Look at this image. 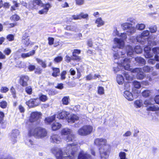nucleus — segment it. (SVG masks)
Returning <instances> with one entry per match:
<instances>
[{
	"instance_id": "obj_26",
	"label": "nucleus",
	"mask_w": 159,
	"mask_h": 159,
	"mask_svg": "<svg viewBox=\"0 0 159 159\" xmlns=\"http://www.w3.org/2000/svg\"><path fill=\"white\" fill-rule=\"evenodd\" d=\"M132 24L130 23L125 22L121 24V27L124 30H128Z\"/></svg>"
},
{
	"instance_id": "obj_50",
	"label": "nucleus",
	"mask_w": 159,
	"mask_h": 159,
	"mask_svg": "<svg viewBox=\"0 0 159 159\" xmlns=\"http://www.w3.org/2000/svg\"><path fill=\"white\" fill-rule=\"evenodd\" d=\"M134 86L137 89H139L141 87V84L139 82L137 81H134L133 82Z\"/></svg>"
},
{
	"instance_id": "obj_10",
	"label": "nucleus",
	"mask_w": 159,
	"mask_h": 159,
	"mask_svg": "<svg viewBox=\"0 0 159 159\" xmlns=\"http://www.w3.org/2000/svg\"><path fill=\"white\" fill-rule=\"evenodd\" d=\"M29 80V77L27 75H22L20 76L19 83L23 87H26L28 85L27 82Z\"/></svg>"
},
{
	"instance_id": "obj_46",
	"label": "nucleus",
	"mask_w": 159,
	"mask_h": 159,
	"mask_svg": "<svg viewBox=\"0 0 159 159\" xmlns=\"http://www.w3.org/2000/svg\"><path fill=\"white\" fill-rule=\"evenodd\" d=\"M63 60V57L61 56H58L56 57L54 59L53 61L57 63L61 62Z\"/></svg>"
},
{
	"instance_id": "obj_28",
	"label": "nucleus",
	"mask_w": 159,
	"mask_h": 159,
	"mask_svg": "<svg viewBox=\"0 0 159 159\" xmlns=\"http://www.w3.org/2000/svg\"><path fill=\"white\" fill-rule=\"evenodd\" d=\"M71 133V130L67 128L63 129L61 131L62 135H68Z\"/></svg>"
},
{
	"instance_id": "obj_7",
	"label": "nucleus",
	"mask_w": 159,
	"mask_h": 159,
	"mask_svg": "<svg viewBox=\"0 0 159 159\" xmlns=\"http://www.w3.org/2000/svg\"><path fill=\"white\" fill-rule=\"evenodd\" d=\"M93 130L92 126L90 125H85L78 130V133L80 135L85 136L91 133Z\"/></svg>"
},
{
	"instance_id": "obj_14",
	"label": "nucleus",
	"mask_w": 159,
	"mask_h": 159,
	"mask_svg": "<svg viewBox=\"0 0 159 159\" xmlns=\"http://www.w3.org/2000/svg\"><path fill=\"white\" fill-rule=\"evenodd\" d=\"M69 114L68 112L65 111H62L61 112H59L55 115L57 118L59 119H64Z\"/></svg>"
},
{
	"instance_id": "obj_20",
	"label": "nucleus",
	"mask_w": 159,
	"mask_h": 159,
	"mask_svg": "<svg viewBox=\"0 0 159 159\" xmlns=\"http://www.w3.org/2000/svg\"><path fill=\"white\" fill-rule=\"evenodd\" d=\"M126 50L127 55L131 57L134 52L133 48L130 46H127L126 47Z\"/></svg>"
},
{
	"instance_id": "obj_59",
	"label": "nucleus",
	"mask_w": 159,
	"mask_h": 159,
	"mask_svg": "<svg viewBox=\"0 0 159 159\" xmlns=\"http://www.w3.org/2000/svg\"><path fill=\"white\" fill-rule=\"evenodd\" d=\"M13 3L14 4V5L11 6V11L16 10V8L18 6V4L16 2L13 1Z\"/></svg>"
},
{
	"instance_id": "obj_4",
	"label": "nucleus",
	"mask_w": 159,
	"mask_h": 159,
	"mask_svg": "<svg viewBox=\"0 0 159 159\" xmlns=\"http://www.w3.org/2000/svg\"><path fill=\"white\" fill-rule=\"evenodd\" d=\"M30 136L38 139H43L48 135L47 130L44 128L38 127L30 130L29 133Z\"/></svg>"
},
{
	"instance_id": "obj_57",
	"label": "nucleus",
	"mask_w": 159,
	"mask_h": 159,
	"mask_svg": "<svg viewBox=\"0 0 159 159\" xmlns=\"http://www.w3.org/2000/svg\"><path fill=\"white\" fill-rule=\"evenodd\" d=\"M76 4L78 5H83L84 3V0H75Z\"/></svg>"
},
{
	"instance_id": "obj_3",
	"label": "nucleus",
	"mask_w": 159,
	"mask_h": 159,
	"mask_svg": "<svg viewBox=\"0 0 159 159\" xmlns=\"http://www.w3.org/2000/svg\"><path fill=\"white\" fill-rule=\"evenodd\" d=\"M94 143L97 145L101 146L99 148L101 159H107L108 157L110 146L107 144L106 140L97 138L95 140Z\"/></svg>"
},
{
	"instance_id": "obj_23",
	"label": "nucleus",
	"mask_w": 159,
	"mask_h": 159,
	"mask_svg": "<svg viewBox=\"0 0 159 159\" xmlns=\"http://www.w3.org/2000/svg\"><path fill=\"white\" fill-rule=\"evenodd\" d=\"M124 75L127 80L130 81L132 80V76L131 72H125Z\"/></svg>"
},
{
	"instance_id": "obj_39",
	"label": "nucleus",
	"mask_w": 159,
	"mask_h": 159,
	"mask_svg": "<svg viewBox=\"0 0 159 159\" xmlns=\"http://www.w3.org/2000/svg\"><path fill=\"white\" fill-rule=\"evenodd\" d=\"M135 107L137 108H139L142 107L143 105V103L141 100H137L134 102Z\"/></svg>"
},
{
	"instance_id": "obj_22",
	"label": "nucleus",
	"mask_w": 159,
	"mask_h": 159,
	"mask_svg": "<svg viewBox=\"0 0 159 159\" xmlns=\"http://www.w3.org/2000/svg\"><path fill=\"white\" fill-rule=\"evenodd\" d=\"M35 53V50H32V51L30 52L27 53H22L21 55V57L23 58H25L26 57H29L34 55Z\"/></svg>"
},
{
	"instance_id": "obj_45",
	"label": "nucleus",
	"mask_w": 159,
	"mask_h": 159,
	"mask_svg": "<svg viewBox=\"0 0 159 159\" xmlns=\"http://www.w3.org/2000/svg\"><path fill=\"white\" fill-rule=\"evenodd\" d=\"M119 159H127L126 157V153L123 152H120L119 154Z\"/></svg>"
},
{
	"instance_id": "obj_2",
	"label": "nucleus",
	"mask_w": 159,
	"mask_h": 159,
	"mask_svg": "<svg viewBox=\"0 0 159 159\" xmlns=\"http://www.w3.org/2000/svg\"><path fill=\"white\" fill-rule=\"evenodd\" d=\"M120 53L121 55V57H120L118 53H116L114 54V57L115 60L116 59H119L117 62L115 61V63L116 62V63L115 64V66L113 67V70L115 73H116L119 70L120 68L118 67V66L120 67V66L123 67L126 70H128L130 69L129 64L130 62V58H124L122 56L124 55L125 54L124 52H121Z\"/></svg>"
},
{
	"instance_id": "obj_12",
	"label": "nucleus",
	"mask_w": 159,
	"mask_h": 159,
	"mask_svg": "<svg viewBox=\"0 0 159 159\" xmlns=\"http://www.w3.org/2000/svg\"><path fill=\"white\" fill-rule=\"evenodd\" d=\"M50 139L51 142L58 144L61 141L60 136L57 134H53L51 136Z\"/></svg>"
},
{
	"instance_id": "obj_15",
	"label": "nucleus",
	"mask_w": 159,
	"mask_h": 159,
	"mask_svg": "<svg viewBox=\"0 0 159 159\" xmlns=\"http://www.w3.org/2000/svg\"><path fill=\"white\" fill-rule=\"evenodd\" d=\"M90 156L84 151H82L79 153L78 159H89Z\"/></svg>"
},
{
	"instance_id": "obj_31",
	"label": "nucleus",
	"mask_w": 159,
	"mask_h": 159,
	"mask_svg": "<svg viewBox=\"0 0 159 159\" xmlns=\"http://www.w3.org/2000/svg\"><path fill=\"white\" fill-rule=\"evenodd\" d=\"M116 81L119 84H122L124 81V79L122 75H117L116 77Z\"/></svg>"
},
{
	"instance_id": "obj_6",
	"label": "nucleus",
	"mask_w": 159,
	"mask_h": 159,
	"mask_svg": "<svg viewBox=\"0 0 159 159\" xmlns=\"http://www.w3.org/2000/svg\"><path fill=\"white\" fill-rule=\"evenodd\" d=\"M33 5L34 6L37 5L43 7V9L39 11V13L41 14L47 13L49 9L51 7V6L49 3L44 4L41 0H34Z\"/></svg>"
},
{
	"instance_id": "obj_8",
	"label": "nucleus",
	"mask_w": 159,
	"mask_h": 159,
	"mask_svg": "<svg viewBox=\"0 0 159 159\" xmlns=\"http://www.w3.org/2000/svg\"><path fill=\"white\" fill-rule=\"evenodd\" d=\"M26 104L30 107H33L39 105L40 103L38 98L31 99L25 102Z\"/></svg>"
},
{
	"instance_id": "obj_38",
	"label": "nucleus",
	"mask_w": 159,
	"mask_h": 159,
	"mask_svg": "<svg viewBox=\"0 0 159 159\" xmlns=\"http://www.w3.org/2000/svg\"><path fill=\"white\" fill-rule=\"evenodd\" d=\"M25 143L30 147H33L34 145V142L30 139H26L25 141Z\"/></svg>"
},
{
	"instance_id": "obj_48",
	"label": "nucleus",
	"mask_w": 159,
	"mask_h": 159,
	"mask_svg": "<svg viewBox=\"0 0 159 159\" xmlns=\"http://www.w3.org/2000/svg\"><path fill=\"white\" fill-rule=\"evenodd\" d=\"M80 19H88L89 17V15L87 14H84L83 12H81L80 14Z\"/></svg>"
},
{
	"instance_id": "obj_63",
	"label": "nucleus",
	"mask_w": 159,
	"mask_h": 159,
	"mask_svg": "<svg viewBox=\"0 0 159 159\" xmlns=\"http://www.w3.org/2000/svg\"><path fill=\"white\" fill-rule=\"evenodd\" d=\"M7 38L9 41H11L14 40V36L12 34H9L7 36Z\"/></svg>"
},
{
	"instance_id": "obj_64",
	"label": "nucleus",
	"mask_w": 159,
	"mask_h": 159,
	"mask_svg": "<svg viewBox=\"0 0 159 159\" xmlns=\"http://www.w3.org/2000/svg\"><path fill=\"white\" fill-rule=\"evenodd\" d=\"M73 19L75 20H80V14L76 15H73L72 16Z\"/></svg>"
},
{
	"instance_id": "obj_32",
	"label": "nucleus",
	"mask_w": 159,
	"mask_h": 159,
	"mask_svg": "<svg viewBox=\"0 0 159 159\" xmlns=\"http://www.w3.org/2000/svg\"><path fill=\"white\" fill-rule=\"evenodd\" d=\"M135 60L136 61L139 63L144 65L145 64L146 61L145 59L140 57H137L135 58Z\"/></svg>"
},
{
	"instance_id": "obj_60",
	"label": "nucleus",
	"mask_w": 159,
	"mask_h": 159,
	"mask_svg": "<svg viewBox=\"0 0 159 159\" xmlns=\"http://www.w3.org/2000/svg\"><path fill=\"white\" fill-rule=\"evenodd\" d=\"M66 71H63L61 74V79L62 80H64L66 78Z\"/></svg>"
},
{
	"instance_id": "obj_5",
	"label": "nucleus",
	"mask_w": 159,
	"mask_h": 159,
	"mask_svg": "<svg viewBox=\"0 0 159 159\" xmlns=\"http://www.w3.org/2000/svg\"><path fill=\"white\" fill-rule=\"evenodd\" d=\"M119 36L122 39L116 38L114 39V42L116 45L113 46L112 49L114 52L117 51L119 48H123L124 45V42L123 40L126 39L127 38L126 34L125 33L120 34Z\"/></svg>"
},
{
	"instance_id": "obj_42",
	"label": "nucleus",
	"mask_w": 159,
	"mask_h": 159,
	"mask_svg": "<svg viewBox=\"0 0 159 159\" xmlns=\"http://www.w3.org/2000/svg\"><path fill=\"white\" fill-rule=\"evenodd\" d=\"M143 70L145 72H149L151 70H153V67H150L148 66H146L143 67Z\"/></svg>"
},
{
	"instance_id": "obj_53",
	"label": "nucleus",
	"mask_w": 159,
	"mask_h": 159,
	"mask_svg": "<svg viewBox=\"0 0 159 159\" xmlns=\"http://www.w3.org/2000/svg\"><path fill=\"white\" fill-rule=\"evenodd\" d=\"M69 97H65L63 98L62 99L63 104L65 105H67L68 104Z\"/></svg>"
},
{
	"instance_id": "obj_36",
	"label": "nucleus",
	"mask_w": 159,
	"mask_h": 159,
	"mask_svg": "<svg viewBox=\"0 0 159 159\" xmlns=\"http://www.w3.org/2000/svg\"><path fill=\"white\" fill-rule=\"evenodd\" d=\"M136 29L134 26H132V25H131L129 29L127 30V33H129L130 34H132L136 32Z\"/></svg>"
},
{
	"instance_id": "obj_41",
	"label": "nucleus",
	"mask_w": 159,
	"mask_h": 159,
	"mask_svg": "<svg viewBox=\"0 0 159 159\" xmlns=\"http://www.w3.org/2000/svg\"><path fill=\"white\" fill-rule=\"evenodd\" d=\"M157 26L156 25L151 26L149 28L150 32L152 33H155L157 31Z\"/></svg>"
},
{
	"instance_id": "obj_54",
	"label": "nucleus",
	"mask_w": 159,
	"mask_h": 159,
	"mask_svg": "<svg viewBox=\"0 0 159 159\" xmlns=\"http://www.w3.org/2000/svg\"><path fill=\"white\" fill-rule=\"evenodd\" d=\"M152 51L155 55L159 54V47H155L152 49Z\"/></svg>"
},
{
	"instance_id": "obj_43",
	"label": "nucleus",
	"mask_w": 159,
	"mask_h": 159,
	"mask_svg": "<svg viewBox=\"0 0 159 159\" xmlns=\"http://www.w3.org/2000/svg\"><path fill=\"white\" fill-rule=\"evenodd\" d=\"M55 117L56 115H54L50 117L46 118H45V121L48 123H50L55 119Z\"/></svg>"
},
{
	"instance_id": "obj_58",
	"label": "nucleus",
	"mask_w": 159,
	"mask_h": 159,
	"mask_svg": "<svg viewBox=\"0 0 159 159\" xmlns=\"http://www.w3.org/2000/svg\"><path fill=\"white\" fill-rule=\"evenodd\" d=\"M9 90L8 89L5 87H2L1 88L0 91L2 93H6Z\"/></svg>"
},
{
	"instance_id": "obj_33",
	"label": "nucleus",
	"mask_w": 159,
	"mask_h": 159,
	"mask_svg": "<svg viewBox=\"0 0 159 159\" xmlns=\"http://www.w3.org/2000/svg\"><path fill=\"white\" fill-rule=\"evenodd\" d=\"M39 101L43 102L46 101L48 99V97L46 95L41 93L39 95Z\"/></svg>"
},
{
	"instance_id": "obj_17",
	"label": "nucleus",
	"mask_w": 159,
	"mask_h": 159,
	"mask_svg": "<svg viewBox=\"0 0 159 159\" xmlns=\"http://www.w3.org/2000/svg\"><path fill=\"white\" fill-rule=\"evenodd\" d=\"M19 134V131L17 129H15L12 130L11 134L10 135L12 140H13V143L16 142L15 139Z\"/></svg>"
},
{
	"instance_id": "obj_9",
	"label": "nucleus",
	"mask_w": 159,
	"mask_h": 159,
	"mask_svg": "<svg viewBox=\"0 0 159 159\" xmlns=\"http://www.w3.org/2000/svg\"><path fill=\"white\" fill-rule=\"evenodd\" d=\"M41 117V114L39 112H34L32 113L30 118V121L31 122L35 121L39 122V119Z\"/></svg>"
},
{
	"instance_id": "obj_19",
	"label": "nucleus",
	"mask_w": 159,
	"mask_h": 159,
	"mask_svg": "<svg viewBox=\"0 0 159 159\" xmlns=\"http://www.w3.org/2000/svg\"><path fill=\"white\" fill-rule=\"evenodd\" d=\"M137 42L140 43L141 44H144L146 42V39L142 36L141 34L138 35L136 38Z\"/></svg>"
},
{
	"instance_id": "obj_37",
	"label": "nucleus",
	"mask_w": 159,
	"mask_h": 159,
	"mask_svg": "<svg viewBox=\"0 0 159 159\" xmlns=\"http://www.w3.org/2000/svg\"><path fill=\"white\" fill-rule=\"evenodd\" d=\"M150 32L149 31L147 30L143 31L141 34L143 37L146 39V40H147V39L149 35Z\"/></svg>"
},
{
	"instance_id": "obj_24",
	"label": "nucleus",
	"mask_w": 159,
	"mask_h": 159,
	"mask_svg": "<svg viewBox=\"0 0 159 159\" xmlns=\"http://www.w3.org/2000/svg\"><path fill=\"white\" fill-rule=\"evenodd\" d=\"M95 23L97 24L98 27H100L104 24V22L101 17H99L96 20Z\"/></svg>"
},
{
	"instance_id": "obj_21",
	"label": "nucleus",
	"mask_w": 159,
	"mask_h": 159,
	"mask_svg": "<svg viewBox=\"0 0 159 159\" xmlns=\"http://www.w3.org/2000/svg\"><path fill=\"white\" fill-rule=\"evenodd\" d=\"M146 110L148 111H156L159 110V108L157 106L153 105V104H152L150 106L148 107Z\"/></svg>"
},
{
	"instance_id": "obj_44",
	"label": "nucleus",
	"mask_w": 159,
	"mask_h": 159,
	"mask_svg": "<svg viewBox=\"0 0 159 159\" xmlns=\"http://www.w3.org/2000/svg\"><path fill=\"white\" fill-rule=\"evenodd\" d=\"M25 91L29 95H30L32 93V88L30 86L26 87L25 88Z\"/></svg>"
},
{
	"instance_id": "obj_13",
	"label": "nucleus",
	"mask_w": 159,
	"mask_h": 159,
	"mask_svg": "<svg viewBox=\"0 0 159 159\" xmlns=\"http://www.w3.org/2000/svg\"><path fill=\"white\" fill-rule=\"evenodd\" d=\"M144 51L145 52L144 56L145 58H148L153 57V54L151 52V48L150 47H145L144 48Z\"/></svg>"
},
{
	"instance_id": "obj_47",
	"label": "nucleus",
	"mask_w": 159,
	"mask_h": 159,
	"mask_svg": "<svg viewBox=\"0 0 159 159\" xmlns=\"http://www.w3.org/2000/svg\"><path fill=\"white\" fill-rule=\"evenodd\" d=\"M134 50L137 53H140L142 52V49L139 46H136L134 48Z\"/></svg>"
},
{
	"instance_id": "obj_18",
	"label": "nucleus",
	"mask_w": 159,
	"mask_h": 159,
	"mask_svg": "<svg viewBox=\"0 0 159 159\" xmlns=\"http://www.w3.org/2000/svg\"><path fill=\"white\" fill-rule=\"evenodd\" d=\"M79 119L78 116L75 115H71L68 118V122L69 123H72L78 121Z\"/></svg>"
},
{
	"instance_id": "obj_51",
	"label": "nucleus",
	"mask_w": 159,
	"mask_h": 159,
	"mask_svg": "<svg viewBox=\"0 0 159 159\" xmlns=\"http://www.w3.org/2000/svg\"><path fill=\"white\" fill-rule=\"evenodd\" d=\"M10 19L11 20L14 21H17L19 20L20 17L17 15L15 14L11 16L10 18Z\"/></svg>"
},
{
	"instance_id": "obj_27",
	"label": "nucleus",
	"mask_w": 159,
	"mask_h": 159,
	"mask_svg": "<svg viewBox=\"0 0 159 159\" xmlns=\"http://www.w3.org/2000/svg\"><path fill=\"white\" fill-rule=\"evenodd\" d=\"M75 136L74 135L71 133L69 134L66 137V140L67 142L74 141H75Z\"/></svg>"
},
{
	"instance_id": "obj_52",
	"label": "nucleus",
	"mask_w": 159,
	"mask_h": 159,
	"mask_svg": "<svg viewBox=\"0 0 159 159\" xmlns=\"http://www.w3.org/2000/svg\"><path fill=\"white\" fill-rule=\"evenodd\" d=\"M144 104L147 108L148 107L150 106L152 104L151 100L150 99H147L145 101Z\"/></svg>"
},
{
	"instance_id": "obj_35",
	"label": "nucleus",
	"mask_w": 159,
	"mask_h": 159,
	"mask_svg": "<svg viewBox=\"0 0 159 159\" xmlns=\"http://www.w3.org/2000/svg\"><path fill=\"white\" fill-rule=\"evenodd\" d=\"M145 28V25L143 23H138L136 25V29L139 30H142Z\"/></svg>"
},
{
	"instance_id": "obj_56",
	"label": "nucleus",
	"mask_w": 159,
	"mask_h": 159,
	"mask_svg": "<svg viewBox=\"0 0 159 159\" xmlns=\"http://www.w3.org/2000/svg\"><path fill=\"white\" fill-rule=\"evenodd\" d=\"M10 91L13 95V97L14 98H16V90L13 87H12L10 89Z\"/></svg>"
},
{
	"instance_id": "obj_16",
	"label": "nucleus",
	"mask_w": 159,
	"mask_h": 159,
	"mask_svg": "<svg viewBox=\"0 0 159 159\" xmlns=\"http://www.w3.org/2000/svg\"><path fill=\"white\" fill-rule=\"evenodd\" d=\"M123 95L124 97L129 101H131L133 100L132 93L129 91H125Z\"/></svg>"
},
{
	"instance_id": "obj_11",
	"label": "nucleus",
	"mask_w": 159,
	"mask_h": 159,
	"mask_svg": "<svg viewBox=\"0 0 159 159\" xmlns=\"http://www.w3.org/2000/svg\"><path fill=\"white\" fill-rule=\"evenodd\" d=\"M142 69L139 68L134 69L132 71L134 73L135 72L137 73V77L138 79L142 80L144 77H145V76L143 72H142Z\"/></svg>"
},
{
	"instance_id": "obj_62",
	"label": "nucleus",
	"mask_w": 159,
	"mask_h": 159,
	"mask_svg": "<svg viewBox=\"0 0 159 159\" xmlns=\"http://www.w3.org/2000/svg\"><path fill=\"white\" fill-rule=\"evenodd\" d=\"M147 79L148 80H147L146 81H143V84H144L145 85H147L149 84L148 80L149 81H151L152 80V79L150 76H148L147 78Z\"/></svg>"
},
{
	"instance_id": "obj_49",
	"label": "nucleus",
	"mask_w": 159,
	"mask_h": 159,
	"mask_svg": "<svg viewBox=\"0 0 159 159\" xmlns=\"http://www.w3.org/2000/svg\"><path fill=\"white\" fill-rule=\"evenodd\" d=\"M7 103L5 101H3L0 102V106L2 108H6L7 106Z\"/></svg>"
},
{
	"instance_id": "obj_55",
	"label": "nucleus",
	"mask_w": 159,
	"mask_h": 159,
	"mask_svg": "<svg viewBox=\"0 0 159 159\" xmlns=\"http://www.w3.org/2000/svg\"><path fill=\"white\" fill-rule=\"evenodd\" d=\"M98 93L102 95L104 93V89L103 88L101 87H99L98 89Z\"/></svg>"
},
{
	"instance_id": "obj_40",
	"label": "nucleus",
	"mask_w": 159,
	"mask_h": 159,
	"mask_svg": "<svg viewBox=\"0 0 159 159\" xmlns=\"http://www.w3.org/2000/svg\"><path fill=\"white\" fill-rule=\"evenodd\" d=\"M151 93V92L149 90H145L142 92V94L143 97L146 98L150 96Z\"/></svg>"
},
{
	"instance_id": "obj_30",
	"label": "nucleus",
	"mask_w": 159,
	"mask_h": 159,
	"mask_svg": "<svg viewBox=\"0 0 159 159\" xmlns=\"http://www.w3.org/2000/svg\"><path fill=\"white\" fill-rule=\"evenodd\" d=\"M36 60L38 63L39 65H41L43 68H45L47 66L46 63V61H43L42 60L38 58H37Z\"/></svg>"
},
{
	"instance_id": "obj_25",
	"label": "nucleus",
	"mask_w": 159,
	"mask_h": 159,
	"mask_svg": "<svg viewBox=\"0 0 159 159\" xmlns=\"http://www.w3.org/2000/svg\"><path fill=\"white\" fill-rule=\"evenodd\" d=\"M61 125L59 123L55 122L53 123L52 125V128L53 130H56L60 129Z\"/></svg>"
},
{
	"instance_id": "obj_34",
	"label": "nucleus",
	"mask_w": 159,
	"mask_h": 159,
	"mask_svg": "<svg viewBox=\"0 0 159 159\" xmlns=\"http://www.w3.org/2000/svg\"><path fill=\"white\" fill-rule=\"evenodd\" d=\"M22 42L25 46H28L30 43L29 38L28 37H26L25 36H23L22 39Z\"/></svg>"
},
{
	"instance_id": "obj_61",
	"label": "nucleus",
	"mask_w": 159,
	"mask_h": 159,
	"mask_svg": "<svg viewBox=\"0 0 159 159\" xmlns=\"http://www.w3.org/2000/svg\"><path fill=\"white\" fill-rule=\"evenodd\" d=\"M48 44L50 45H52L53 44L54 39L52 37H49L48 38Z\"/></svg>"
},
{
	"instance_id": "obj_1",
	"label": "nucleus",
	"mask_w": 159,
	"mask_h": 159,
	"mask_svg": "<svg viewBox=\"0 0 159 159\" xmlns=\"http://www.w3.org/2000/svg\"><path fill=\"white\" fill-rule=\"evenodd\" d=\"M79 146L77 143L68 144L63 149L54 147L51 151L55 156L57 159H75L77 157Z\"/></svg>"
},
{
	"instance_id": "obj_29",
	"label": "nucleus",
	"mask_w": 159,
	"mask_h": 159,
	"mask_svg": "<svg viewBox=\"0 0 159 159\" xmlns=\"http://www.w3.org/2000/svg\"><path fill=\"white\" fill-rule=\"evenodd\" d=\"M53 72L52 73V75L54 77H56L59 75L60 73V69L57 68L52 67Z\"/></svg>"
}]
</instances>
